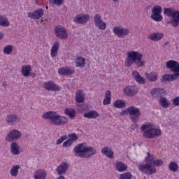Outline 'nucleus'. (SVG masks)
Masks as SVG:
<instances>
[{
    "label": "nucleus",
    "mask_w": 179,
    "mask_h": 179,
    "mask_svg": "<svg viewBox=\"0 0 179 179\" xmlns=\"http://www.w3.org/2000/svg\"><path fill=\"white\" fill-rule=\"evenodd\" d=\"M159 103H160L161 107L163 108H169V106H170L171 103L166 97H161L159 99Z\"/></svg>",
    "instance_id": "4c0bfd02"
},
{
    "label": "nucleus",
    "mask_w": 179,
    "mask_h": 179,
    "mask_svg": "<svg viewBox=\"0 0 179 179\" xmlns=\"http://www.w3.org/2000/svg\"><path fill=\"white\" fill-rule=\"evenodd\" d=\"M58 73L59 75H64L65 76H71V75H73V73H75V69L69 66H66V67L60 68L58 70Z\"/></svg>",
    "instance_id": "6ab92c4d"
},
{
    "label": "nucleus",
    "mask_w": 179,
    "mask_h": 179,
    "mask_svg": "<svg viewBox=\"0 0 179 179\" xmlns=\"http://www.w3.org/2000/svg\"><path fill=\"white\" fill-rule=\"evenodd\" d=\"M164 15H166L168 17H171L167 22L168 24H171L172 27H178L179 26V10L170 8H164Z\"/></svg>",
    "instance_id": "39448f33"
},
{
    "label": "nucleus",
    "mask_w": 179,
    "mask_h": 179,
    "mask_svg": "<svg viewBox=\"0 0 179 179\" xmlns=\"http://www.w3.org/2000/svg\"><path fill=\"white\" fill-rule=\"evenodd\" d=\"M94 23L99 30H106L107 29V24L103 21L101 15L99 14H96L94 16Z\"/></svg>",
    "instance_id": "f8f14e48"
},
{
    "label": "nucleus",
    "mask_w": 179,
    "mask_h": 179,
    "mask_svg": "<svg viewBox=\"0 0 179 179\" xmlns=\"http://www.w3.org/2000/svg\"><path fill=\"white\" fill-rule=\"evenodd\" d=\"M173 106H179V96L173 99Z\"/></svg>",
    "instance_id": "3c124183"
},
{
    "label": "nucleus",
    "mask_w": 179,
    "mask_h": 179,
    "mask_svg": "<svg viewBox=\"0 0 179 179\" xmlns=\"http://www.w3.org/2000/svg\"><path fill=\"white\" fill-rule=\"evenodd\" d=\"M3 52L5 55H10L13 52V45H6L3 48Z\"/></svg>",
    "instance_id": "a19ab883"
},
{
    "label": "nucleus",
    "mask_w": 179,
    "mask_h": 179,
    "mask_svg": "<svg viewBox=\"0 0 179 179\" xmlns=\"http://www.w3.org/2000/svg\"><path fill=\"white\" fill-rule=\"evenodd\" d=\"M123 93L124 94H125V96H127L128 97H134L135 94H138V87L136 86L131 85L126 86L123 89Z\"/></svg>",
    "instance_id": "dca6fc26"
},
{
    "label": "nucleus",
    "mask_w": 179,
    "mask_h": 179,
    "mask_svg": "<svg viewBox=\"0 0 179 179\" xmlns=\"http://www.w3.org/2000/svg\"><path fill=\"white\" fill-rule=\"evenodd\" d=\"M141 131L143 136L147 139H153L162 135V130L159 128L155 127V125L150 122L143 123L141 127Z\"/></svg>",
    "instance_id": "7ed1b4c3"
},
{
    "label": "nucleus",
    "mask_w": 179,
    "mask_h": 179,
    "mask_svg": "<svg viewBox=\"0 0 179 179\" xmlns=\"http://www.w3.org/2000/svg\"><path fill=\"white\" fill-rule=\"evenodd\" d=\"M43 120H49L52 125H65L69 120L65 116L60 115L57 112L49 111L42 115Z\"/></svg>",
    "instance_id": "20e7f679"
},
{
    "label": "nucleus",
    "mask_w": 179,
    "mask_h": 179,
    "mask_svg": "<svg viewBox=\"0 0 179 179\" xmlns=\"http://www.w3.org/2000/svg\"><path fill=\"white\" fill-rule=\"evenodd\" d=\"M136 127V124H132L131 128H135Z\"/></svg>",
    "instance_id": "13d9d810"
},
{
    "label": "nucleus",
    "mask_w": 179,
    "mask_h": 179,
    "mask_svg": "<svg viewBox=\"0 0 179 179\" xmlns=\"http://www.w3.org/2000/svg\"><path fill=\"white\" fill-rule=\"evenodd\" d=\"M164 92V90L160 89V88H154L151 90V94L152 96H155V97H157L159 96H162V93Z\"/></svg>",
    "instance_id": "37998d69"
},
{
    "label": "nucleus",
    "mask_w": 179,
    "mask_h": 179,
    "mask_svg": "<svg viewBox=\"0 0 179 179\" xmlns=\"http://www.w3.org/2000/svg\"><path fill=\"white\" fill-rule=\"evenodd\" d=\"M22 138V132L17 129L11 130L6 137V141L8 142H13Z\"/></svg>",
    "instance_id": "9d476101"
},
{
    "label": "nucleus",
    "mask_w": 179,
    "mask_h": 179,
    "mask_svg": "<svg viewBox=\"0 0 179 179\" xmlns=\"http://www.w3.org/2000/svg\"><path fill=\"white\" fill-rule=\"evenodd\" d=\"M74 156L82 159H89L97 155V150L93 146H89L86 143H80L74 147Z\"/></svg>",
    "instance_id": "f03ea898"
},
{
    "label": "nucleus",
    "mask_w": 179,
    "mask_h": 179,
    "mask_svg": "<svg viewBox=\"0 0 179 179\" xmlns=\"http://www.w3.org/2000/svg\"><path fill=\"white\" fill-rule=\"evenodd\" d=\"M103 106L111 104V91L108 90L105 93V99L103 101Z\"/></svg>",
    "instance_id": "72a5a7b5"
},
{
    "label": "nucleus",
    "mask_w": 179,
    "mask_h": 179,
    "mask_svg": "<svg viewBox=\"0 0 179 179\" xmlns=\"http://www.w3.org/2000/svg\"><path fill=\"white\" fill-rule=\"evenodd\" d=\"M178 75L174 73V74H165L162 76L163 80L168 82H173V80H176L177 78H178Z\"/></svg>",
    "instance_id": "f704fd0d"
},
{
    "label": "nucleus",
    "mask_w": 179,
    "mask_h": 179,
    "mask_svg": "<svg viewBox=\"0 0 179 179\" xmlns=\"http://www.w3.org/2000/svg\"><path fill=\"white\" fill-rule=\"evenodd\" d=\"M113 2L117 3V2H120V0H112Z\"/></svg>",
    "instance_id": "4d7b16f0"
},
{
    "label": "nucleus",
    "mask_w": 179,
    "mask_h": 179,
    "mask_svg": "<svg viewBox=\"0 0 179 179\" xmlns=\"http://www.w3.org/2000/svg\"><path fill=\"white\" fill-rule=\"evenodd\" d=\"M69 169V164L67 162H62L56 169L58 176H62L68 171Z\"/></svg>",
    "instance_id": "a211bd4d"
},
{
    "label": "nucleus",
    "mask_w": 179,
    "mask_h": 179,
    "mask_svg": "<svg viewBox=\"0 0 179 179\" xmlns=\"http://www.w3.org/2000/svg\"><path fill=\"white\" fill-rule=\"evenodd\" d=\"M163 8L159 5L154 6L152 9L151 19L155 22H162L163 20V16L162 12Z\"/></svg>",
    "instance_id": "0eeeda50"
},
{
    "label": "nucleus",
    "mask_w": 179,
    "mask_h": 179,
    "mask_svg": "<svg viewBox=\"0 0 179 179\" xmlns=\"http://www.w3.org/2000/svg\"><path fill=\"white\" fill-rule=\"evenodd\" d=\"M64 114L69 117V118H75L76 117V111L71 108H67L64 110Z\"/></svg>",
    "instance_id": "58836bf2"
},
{
    "label": "nucleus",
    "mask_w": 179,
    "mask_h": 179,
    "mask_svg": "<svg viewBox=\"0 0 179 179\" xmlns=\"http://www.w3.org/2000/svg\"><path fill=\"white\" fill-rule=\"evenodd\" d=\"M69 140L71 141V142L73 143V142H76V141H78V136L76 135V134L73 133L69 135Z\"/></svg>",
    "instance_id": "de8ad7c7"
},
{
    "label": "nucleus",
    "mask_w": 179,
    "mask_h": 179,
    "mask_svg": "<svg viewBox=\"0 0 179 179\" xmlns=\"http://www.w3.org/2000/svg\"><path fill=\"white\" fill-rule=\"evenodd\" d=\"M166 68L170 69L171 72H173L175 74L179 76V63L176 60H169L166 63Z\"/></svg>",
    "instance_id": "ddd939ff"
},
{
    "label": "nucleus",
    "mask_w": 179,
    "mask_h": 179,
    "mask_svg": "<svg viewBox=\"0 0 179 179\" xmlns=\"http://www.w3.org/2000/svg\"><path fill=\"white\" fill-rule=\"evenodd\" d=\"M6 121L8 125H15L17 122H19L20 119L17 115L12 114L6 116Z\"/></svg>",
    "instance_id": "4be33fe9"
},
{
    "label": "nucleus",
    "mask_w": 179,
    "mask_h": 179,
    "mask_svg": "<svg viewBox=\"0 0 179 179\" xmlns=\"http://www.w3.org/2000/svg\"><path fill=\"white\" fill-rule=\"evenodd\" d=\"M129 115H131L132 122H138L139 117L141 116V110L135 106H130L128 108Z\"/></svg>",
    "instance_id": "1a4fd4ad"
},
{
    "label": "nucleus",
    "mask_w": 179,
    "mask_h": 179,
    "mask_svg": "<svg viewBox=\"0 0 179 179\" xmlns=\"http://www.w3.org/2000/svg\"><path fill=\"white\" fill-rule=\"evenodd\" d=\"M169 170L172 173H177L179 169L178 164L176 162H171L169 164Z\"/></svg>",
    "instance_id": "ea45409f"
},
{
    "label": "nucleus",
    "mask_w": 179,
    "mask_h": 179,
    "mask_svg": "<svg viewBox=\"0 0 179 179\" xmlns=\"http://www.w3.org/2000/svg\"><path fill=\"white\" fill-rule=\"evenodd\" d=\"M57 179H66V178H65V176L60 175L59 177L57 178Z\"/></svg>",
    "instance_id": "5fc2aeb1"
},
{
    "label": "nucleus",
    "mask_w": 179,
    "mask_h": 179,
    "mask_svg": "<svg viewBox=\"0 0 179 179\" xmlns=\"http://www.w3.org/2000/svg\"><path fill=\"white\" fill-rule=\"evenodd\" d=\"M126 104L125 101L122 99H117L113 103V107H115V108H125Z\"/></svg>",
    "instance_id": "e433bc0d"
},
{
    "label": "nucleus",
    "mask_w": 179,
    "mask_h": 179,
    "mask_svg": "<svg viewBox=\"0 0 179 179\" xmlns=\"http://www.w3.org/2000/svg\"><path fill=\"white\" fill-rule=\"evenodd\" d=\"M138 170L144 174L152 176L156 173V168L152 165V164H143L138 166Z\"/></svg>",
    "instance_id": "6e6552de"
},
{
    "label": "nucleus",
    "mask_w": 179,
    "mask_h": 179,
    "mask_svg": "<svg viewBox=\"0 0 179 179\" xmlns=\"http://www.w3.org/2000/svg\"><path fill=\"white\" fill-rule=\"evenodd\" d=\"M55 36L61 40H65L68 38V31L64 27L57 26L55 28Z\"/></svg>",
    "instance_id": "4468645a"
},
{
    "label": "nucleus",
    "mask_w": 179,
    "mask_h": 179,
    "mask_svg": "<svg viewBox=\"0 0 179 179\" xmlns=\"http://www.w3.org/2000/svg\"><path fill=\"white\" fill-rule=\"evenodd\" d=\"M115 169L120 173H122V171H127L128 166L122 162H117L115 164Z\"/></svg>",
    "instance_id": "c756f323"
},
{
    "label": "nucleus",
    "mask_w": 179,
    "mask_h": 179,
    "mask_svg": "<svg viewBox=\"0 0 179 179\" xmlns=\"http://www.w3.org/2000/svg\"><path fill=\"white\" fill-rule=\"evenodd\" d=\"M43 22H44V20H41V22L43 23Z\"/></svg>",
    "instance_id": "bf43d9fd"
},
{
    "label": "nucleus",
    "mask_w": 179,
    "mask_h": 179,
    "mask_svg": "<svg viewBox=\"0 0 179 179\" xmlns=\"http://www.w3.org/2000/svg\"><path fill=\"white\" fill-rule=\"evenodd\" d=\"M113 33L116 37H118V38H124L129 34V29L121 25H117L113 27Z\"/></svg>",
    "instance_id": "423d86ee"
},
{
    "label": "nucleus",
    "mask_w": 179,
    "mask_h": 179,
    "mask_svg": "<svg viewBox=\"0 0 179 179\" xmlns=\"http://www.w3.org/2000/svg\"><path fill=\"white\" fill-rule=\"evenodd\" d=\"M163 37H164V34L159 32L152 33L148 36L149 40H152V41H159Z\"/></svg>",
    "instance_id": "a878e982"
},
{
    "label": "nucleus",
    "mask_w": 179,
    "mask_h": 179,
    "mask_svg": "<svg viewBox=\"0 0 179 179\" xmlns=\"http://www.w3.org/2000/svg\"><path fill=\"white\" fill-rule=\"evenodd\" d=\"M10 152L14 156H17L22 153V148L16 142H13L10 145Z\"/></svg>",
    "instance_id": "412c9836"
},
{
    "label": "nucleus",
    "mask_w": 179,
    "mask_h": 179,
    "mask_svg": "<svg viewBox=\"0 0 179 179\" xmlns=\"http://www.w3.org/2000/svg\"><path fill=\"white\" fill-rule=\"evenodd\" d=\"M0 26L1 27H9L10 26V22L6 17L0 15Z\"/></svg>",
    "instance_id": "c9c22d12"
},
{
    "label": "nucleus",
    "mask_w": 179,
    "mask_h": 179,
    "mask_svg": "<svg viewBox=\"0 0 179 179\" xmlns=\"http://www.w3.org/2000/svg\"><path fill=\"white\" fill-rule=\"evenodd\" d=\"M72 141L68 139L65 142L63 143V148H71L73 145Z\"/></svg>",
    "instance_id": "09e8293b"
},
{
    "label": "nucleus",
    "mask_w": 179,
    "mask_h": 179,
    "mask_svg": "<svg viewBox=\"0 0 179 179\" xmlns=\"http://www.w3.org/2000/svg\"><path fill=\"white\" fill-rule=\"evenodd\" d=\"M147 155L148 156L144 159L145 163L152 165L153 162H155V155L149 152L147 154Z\"/></svg>",
    "instance_id": "79ce46f5"
},
{
    "label": "nucleus",
    "mask_w": 179,
    "mask_h": 179,
    "mask_svg": "<svg viewBox=\"0 0 179 179\" xmlns=\"http://www.w3.org/2000/svg\"><path fill=\"white\" fill-rule=\"evenodd\" d=\"M43 16H44V10L42 8H38L35 11L28 13V17L33 19L34 20H38L40 17H43Z\"/></svg>",
    "instance_id": "f3484780"
},
{
    "label": "nucleus",
    "mask_w": 179,
    "mask_h": 179,
    "mask_svg": "<svg viewBox=\"0 0 179 179\" xmlns=\"http://www.w3.org/2000/svg\"><path fill=\"white\" fill-rule=\"evenodd\" d=\"M85 118H88V120H96L98 117H100V114L96 110H90L87 113H85L83 115Z\"/></svg>",
    "instance_id": "393cba45"
},
{
    "label": "nucleus",
    "mask_w": 179,
    "mask_h": 179,
    "mask_svg": "<svg viewBox=\"0 0 179 179\" xmlns=\"http://www.w3.org/2000/svg\"><path fill=\"white\" fill-rule=\"evenodd\" d=\"M3 1H6V0H3Z\"/></svg>",
    "instance_id": "052dcab7"
},
{
    "label": "nucleus",
    "mask_w": 179,
    "mask_h": 179,
    "mask_svg": "<svg viewBox=\"0 0 179 179\" xmlns=\"http://www.w3.org/2000/svg\"><path fill=\"white\" fill-rule=\"evenodd\" d=\"M146 78L150 81V82H156L158 79V76L157 73L155 71H152L150 73H145Z\"/></svg>",
    "instance_id": "7c9ffc66"
},
{
    "label": "nucleus",
    "mask_w": 179,
    "mask_h": 179,
    "mask_svg": "<svg viewBox=\"0 0 179 179\" xmlns=\"http://www.w3.org/2000/svg\"><path fill=\"white\" fill-rule=\"evenodd\" d=\"M43 88L48 92H59L61 87L52 81H47L43 83Z\"/></svg>",
    "instance_id": "2eb2a0df"
},
{
    "label": "nucleus",
    "mask_w": 179,
    "mask_h": 179,
    "mask_svg": "<svg viewBox=\"0 0 179 179\" xmlns=\"http://www.w3.org/2000/svg\"><path fill=\"white\" fill-rule=\"evenodd\" d=\"M21 73L22 76L27 78V76H30L31 73V66L30 64L24 65L21 69Z\"/></svg>",
    "instance_id": "bb28decb"
},
{
    "label": "nucleus",
    "mask_w": 179,
    "mask_h": 179,
    "mask_svg": "<svg viewBox=\"0 0 179 179\" xmlns=\"http://www.w3.org/2000/svg\"><path fill=\"white\" fill-rule=\"evenodd\" d=\"M136 65L139 68H142L146 64V60L143 59V54L138 50H130L127 52V57L124 61L125 66L128 68L131 66Z\"/></svg>",
    "instance_id": "f257e3e1"
},
{
    "label": "nucleus",
    "mask_w": 179,
    "mask_h": 179,
    "mask_svg": "<svg viewBox=\"0 0 179 179\" xmlns=\"http://www.w3.org/2000/svg\"><path fill=\"white\" fill-rule=\"evenodd\" d=\"M128 114H129V111H128V108L126 110H123L121 113H120V115H128Z\"/></svg>",
    "instance_id": "603ef678"
},
{
    "label": "nucleus",
    "mask_w": 179,
    "mask_h": 179,
    "mask_svg": "<svg viewBox=\"0 0 179 179\" xmlns=\"http://www.w3.org/2000/svg\"><path fill=\"white\" fill-rule=\"evenodd\" d=\"M132 178V174L129 172H127L125 173L121 174L120 176L119 179H131Z\"/></svg>",
    "instance_id": "49530a36"
},
{
    "label": "nucleus",
    "mask_w": 179,
    "mask_h": 179,
    "mask_svg": "<svg viewBox=\"0 0 179 179\" xmlns=\"http://www.w3.org/2000/svg\"><path fill=\"white\" fill-rule=\"evenodd\" d=\"M102 155L106 156L109 159H114V152L110 147H104L101 149Z\"/></svg>",
    "instance_id": "b1692460"
},
{
    "label": "nucleus",
    "mask_w": 179,
    "mask_h": 179,
    "mask_svg": "<svg viewBox=\"0 0 179 179\" xmlns=\"http://www.w3.org/2000/svg\"><path fill=\"white\" fill-rule=\"evenodd\" d=\"M34 179H45L47 178V171L44 169H38L34 173Z\"/></svg>",
    "instance_id": "5701e85b"
},
{
    "label": "nucleus",
    "mask_w": 179,
    "mask_h": 179,
    "mask_svg": "<svg viewBox=\"0 0 179 179\" xmlns=\"http://www.w3.org/2000/svg\"><path fill=\"white\" fill-rule=\"evenodd\" d=\"M58 50H59V43L55 42L50 50V56L52 58L58 55Z\"/></svg>",
    "instance_id": "c85d7f7f"
},
{
    "label": "nucleus",
    "mask_w": 179,
    "mask_h": 179,
    "mask_svg": "<svg viewBox=\"0 0 179 179\" xmlns=\"http://www.w3.org/2000/svg\"><path fill=\"white\" fill-rule=\"evenodd\" d=\"M2 38H3V33L0 31V40H2Z\"/></svg>",
    "instance_id": "6e6d98bb"
},
{
    "label": "nucleus",
    "mask_w": 179,
    "mask_h": 179,
    "mask_svg": "<svg viewBox=\"0 0 179 179\" xmlns=\"http://www.w3.org/2000/svg\"><path fill=\"white\" fill-rule=\"evenodd\" d=\"M164 162L162 159H154L152 162V167H161Z\"/></svg>",
    "instance_id": "c03bdc74"
},
{
    "label": "nucleus",
    "mask_w": 179,
    "mask_h": 179,
    "mask_svg": "<svg viewBox=\"0 0 179 179\" xmlns=\"http://www.w3.org/2000/svg\"><path fill=\"white\" fill-rule=\"evenodd\" d=\"M19 170H20V165L16 164L12 166L10 170V174L12 177H17L19 176Z\"/></svg>",
    "instance_id": "473e14b6"
},
{
    "label": "nucleus",
    "mask_w": 179,
    "mask_h": 179,
    "mask_svg": "<svg viewBox=\"0 0 179 179\" xmlns=\"http://www.w3.org/2000/svg\"><path fill=\"white\" fill-rule=\"evenodd\" d=\"M76 100L77 103H83L85 101V94L83 91L78 90L76 92Z\"/></svg>",
    "instance_id": "2f4dec72"
},
{
    "label": "nucleus",
    "mask_w": 179,
    "mask_h": 179,
    "mask_svg": "<svg viewBox=\"0 0 179 179\" xmlns=\"http://www.w3.org/2000/svg\"><path fill=\"white\" fill-rule=\"evenodd\" d=\"M132 76L133 79H134V80L139 85H145V83H146V78L141 76L138 71H134L132 72Z\"/></svg>",
    "instance_id": "aec40b11"
},
{
    "label": "nucleus",
    "mask_w": 179,
    "mask_h": 179,
    "mask_svg": "<svg viewBox=\"0 0 179 179\" xmlns=\"http://www.w3.org/2000/svg\"><path fill=\"white\" fill-rule=\"evenodd\" d=\"M51 5H57V6H61L64 5V0H48Z\"/></svg>",
    "instance_id": "a18cd8bd"
},
{
    "label": "nucleus",
    "mask_w": 179,
    "mask_h": 179,
    "mask_svg": "<svg viewBox=\"0 0 179 179\" xmlns=\"http://www.w3.org/2000/svg\"><path fill=\"white\" fill-rule=\"evenodd\" d=\"M66 138H68L66 136H61L59 139L57 140L56 145H61L64 141H66Z\"/></svg>",
    "instance_id": "8fccbe9b"
},
{
    "label": "nucleus",
    "mask_w": 179,
    "mask_h": 179,
    "mask_svg": "<svg viewBox=\"0 0 179 179\" xmlns=\"http://www.w3.org/2000/svg\"><path fill=\"white\" fill-rule=\"evenodd\" d=\"M90 20V15L88 14H78L73 17V22L77 24H85Z\"/></svg>",
    "instance_id": "9b49d317"
},
{
    "label": "nucleus",
    "mask_w": 179,
    "mask_h": 179,
    "mask_svg": "<svg viewBox=\"0 0 179 179\" xmlns=\"http://www.w3.org/2000/svg\"><path fill=\"white\" fill-rule=\"evenodd\" d=\"M3 87H4L5 89H6V87H8V84L6 83V82H3L2 83Z\"/></svg>",
    "instance_id": "864d4df0"
},
{
    "label": "nucleus",
    "mask_w": 179,
    "mask_h": 179,
    "mask_svg": "<svg viewBox=\"0 0 179 179\" xmlns=\"http://www.w3.org/2000/svg\"><path fill=\"white\" fill-rule=\"evenodd\" d=\"M75 64L77 68H85V65H86V59L83 57L78 56L76 59Z\"/></svg>",
    "instance_id": "cd10ccee"
}]
</instances>
